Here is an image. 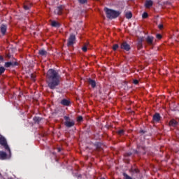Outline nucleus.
Returning <instances> with one entry per match:
<instances>
[{"label":"nucleus","mask_w":179,"mask_h":179,"mask_svg":"<svg viewBox=\"0 0 179 179\" xmlns=\"http://www.w3.org/2000/svg\"><path fill=\"white\" fill-rule=\"evenodd\" d=\"M51 26H52V27H59L61 24L56 21H52Z\"/></svg>","instance_id":"18"},{"label":"nucleus","mask_w":179,"mask_h":179,"mask_svg":"<svg viewBox=\"0 0 179 179\" xmlns=\"http://www.w3.org/2000/svg\"><path fill=\"white\" fill-rule=\"evenodd\" d=\"M148 13H144L142 15L143 19H146V17H148Z\"/></svg>","instance_id":"23"},{"label":"nucleus","mask_w":179,"mask_h":179,"mask_svg":"<svg viewBox=\"0 0 179 179\" xmlns=\"http://www.w3.org/2000/svg\"><path fill=\"white\" fill-rule=\"evenodd\" d=\"M76 39V36H75V35L73 34H71L70 37L69 38V42L67 45L70 46V45H73V43H75V40Z\"/></svg>","instance_id":"5"},{"label":"nucleus","mask_w":179,"mask_h":179,"mask_svg":"<svg viewBox=\"0 0 179 179\" xmlns=\"http://www.w3.org/2000/svg\"><path fill=\"white\" fill-rule=\"evenodd\" d=\"M38 53L40 55H41L42 57H46L48 52L47 51H45V50L43 49V50H40L38 51Z\"/></svg>","instance_id":"15"},{"label":"nucleus","mask_w":179,"mask_h":179,"mask_svg":"<svg viewBox=\"0 0 179 179\" xmlns=\"http://www.w3.org/2000/svg\"><path fill=\"white\" fill-rule=\"evenodd\" d=\"M117 133L119 134V135H122L124 134V130L123 129L119 130Z\"/></svg>","instance_id":"30"},{"label":"nucleus","mask_w":179,"mask_h":179,"mask_svg":"<svg viewBox=\"0 0 179 179\" xmlns=\"http://www.w3.org/2000/svg\"><path fill=\"white\" fill-rule=\"evenodd\" d=\"M153 6V1L152 0H146L145 3V7L147 8H151Z\"/></svg>","instance_id":"9"},{"label":"nucleus","mask_w":179,"mask_h":179,"mask_svg":"<svg viewBox=\"0 0 179 179\" xmlns=\"http://www.w3.org/2000/svg\"><path fill=\"white\" fill-rule=\"evenodd\" d=\"M88 83L92 86V87H96V81L90 78L88 80Z\"/></svg>","instance_id":"17"},{"label":"nucleus","mask_w":179,"mask_h":179,"mask_svg":"<svg viewBox=\"0 0 179 179\" xmlns=\"http://www.w3.org/2000/svg\"><path fill=\"white\" fill-rule=\"evenodd\" d=\"M24 9L25 10H29V9H30V7H29V6L27 5H24Z\"/></svg>","instance_id":"28"},{"label":"nucleus","mask_w":179,"mask_h":179,"mask_svg":"<svg viewBox=\"0 0 179 179\" xmlns=\"http://www.w3.org/2000/svg\"><path fill=\"white\" fill-rule=\"evenodd\" d=\"M7 29L8 27H6V25L2 24L0 27L1 33H2V34H5V33H6Z\"/></svg>","instance_id":"13"},{"label":"nucleus","mask_w":179,"mask_h":179,"mask_svg":"<svg viewBox=\"0 0 179 179\" xmlns=\"http://www.w3.org/2000/svg\"><path fill=\"white\" fill-rule=\"evenodd\" d=\"M58 152H61V148H57Z\"/></svg>","instance_id":"40"},{"label":"nucleus","mask_w":179,"mask_h":179,"mask_svg":"<svg viewBox=\"0 0 179 179\" xmlns=\"http://www.w3.org/2000/svg\"><path fill=\"white\" fill-rule=\"evenodd\" d=\"M55 15H61L62 13V6L57 7L55 10Z\"/></svg>","instance_id":"10"},{"label":"nucleus","mask_w":179,"mask_h":179,"mask_svg":"<svg viewBox=\"0 0 179 179\" xmlns=\"http://www.w3.org/2000/svg\"><path fill=\"white\" fill-rule=\"evenodd\" d=\"M3 72H5V67L1 66L0 67V75H2V73H3Z\"/></svg>","instance_id":"21"},{"label":"nucleus","mask_w":179,"mask_h":179,"mask_svg":"<svg viewBox=\"0 0 179 179\" xmlns=\"http://www.w3.org/2000/svg\"><path fill=\"white\" fill-rule=\"evenodd\" d=\"M156 37H157V38L160 40V38H162V35L160 34H157Z\"/></svg>","instance_id":"33"},{"label":"nucleus","mask_w":179,"mask_h":179,"mask_svg":"<svg viewBox=\"0 0 179 179\" xmlns=\"http://www.w3.org/2000/svg\"><path fill=\"white\" fill-rule=\"evenodd\" d=\"M118 44H115V45H113V50H114V51H116V50L118 48Z\"/></svg>","instance_id":"26"},{"label":"nucleus","mask_w":179,"mask_h":179,"mask_svg":"<svg viewBox=\"0 0 179 179\" xmlns=\"http://www.w3.org/2000/svg\"><path fill=\"white\" fill-rule=\"evenodd\" d=\"M143 37L139 38L137 42V48L138 50H142V48H143Z\"/></svg>","instance_id":"6"},{"label":"nucleus","mask_w":179,"mask_h":179,"mask_svg":"<svg viewBox=\"0 0 179 179\" xmlns=\"http://www.w3.org/2000/svg\"><path fill=\"white\" fill-rule=\"evenodd\" d=\"M159 29H163V24H160L158 25Z\"/></svg>","instance_id":"35"},{"label":"nucleus","mask_w":179,"mask_h":179,"mask_svg":"<svg viewBox=\"0 0 179 179\" xmlns=\"http://www.w3.org/2000/svg\"><path fill=\"white\" fill-rule=\"evenodd\" d=\"M127 156H131L132 154L131 153H127Z\"/></svg>","instance_id":"37"},{"label":"nucleus","mask_w":179,"mask_h":179,"mask_svg":"<svg viewBox=\"0 0 179 179\" xmlns=\"http://www.w3.org/2000/svg\"><path fill=\"white\" fill-rule=\"evenodd\" d=\"M48 85L50 89H55L59 85V75L54 69H50L47 73Z\"/></svg>","instance_id":"1"},{"label":"nucleus","mask_w":179,"mask_h":179,"mask_svg":"<svg viewBox=\"0 0 179 179\" xmlns=\"http://www.w3.org/2000/svg\"><path fill=\"white\" fill-rule=\"evenodd\" d=\"M70 103L71 102L68 99H63L61 101V104L63 106H69Z\"/></svg>","instance_id":"19"},{"label":"nucleus","mask_w":179,"mask_h":179,"mask_svg":"<svg viewBox=\"0 0 179 179\" xmlns=\"http://www.w3.org/2000/svg\"><path fill=\"white\" fill-rule=\"evenodd\" d=\"M64 118L65 121H71V119L68 116H64Z\"/></svg>","instance_id":"31"},{"label":"nucleus","mask_w":179,"mask_h":179,"mask_svg":"<svg viewBox=\"0 0 179 179\" xmlns=\"http://www.w3.org/2000/svg\"><path fill=\"white\" fill-rule=\"evenodd\" d=\"M15 65H17V62H8L5 63L4 66L6 68H10V66H15Z\"/></svg>","instance_id":"8"},{"label":"nucleus","mask_w":179,"mask_h":179,"mask_svg":"<svg viewBox=\"0 0 179 179\" xmlns=\"http://www.w3.org/2000/svg\"><path fill=\"white\" fill-rule=\"evenodd\" d=\"M31 79H32V80H34V79H36V76L34 74H31Z\"/></svg>","instance_id":"32"},{"label":"nucleus","mask_w":179,"mask_h":179,"mask_svg":"<svg viewBox=\"0 0 179 179\" xmlns=\"http://www.w3.org/2000/svg\"><path fill=\"white\" fill-rule=\"evenodd\" d=\"M0 61H3V57H2L1 56H0Z\"/></svg>","instance_id":"36"},{"label":"nucleus","mask_w":179,"mask_h":179,"mask_svg":"<svg viewBox=\"0 0 179 179\" xmlns=\"http://www.w3.org/2000/svg\"><path fill=\"white\" fill-rule=\"evenodd\" d=\"M134 171H135V173H138L139 172V171H138L136 169H135Z\"/></svg>","instance_id":"38"},{"label":"nucleus","mask_w":179,"mask_h":179,"mask_svg":"<svg viewBox=\"0 0 179 179\" xmlns=\"http://www.w3.org/2000/svg\"><path fill=\"white\" fill-rule=\"evenodd\" d=\"M64 125L67 127V128H71L75 125V121L73 120H69V121H65Z\"/></svg>","instance_id":"7"},{"label":"nucleus","mask_w":179,"mask_h":179,"mask_svg":"<svg viewBox=\"0 0 179 179\" xmlns=\"http://www.w3.org/2000/svg\"><path fill=\"white\" fill-rule=\"evenodd\" d=\"M125 16H126L127 19H131V17H132V13L127 12V13H126Z\"/></svg>","instance_id":"20"},{"label":"nucleus","mask_w":179,"mask_h":179,"mask_svg":"<svg viewBox=\"0 0 179 179\" xmlns=\"http://www.w3.org/2000/svg\"><path fill=\"white\" fill-rule=\"evenodd\" d=\"M153 120H154V121H155V122H159V121L160 120V115L159 113H156L153 116Z\"/></svg>","instance_id":"14"},{"label":"nucleus","mask_w":179,"mask_h":179,"mask_svg":"<svg viewBox=\"0 0 179 179\" xmlns=\"http://www.w3.org/2000/svg\"><path fill=\"white\" fill-rule=\"evenodd\" d=\"M178 123L177 122V121H176V120L173 119L169 122V125L170 127H176V125Z\"/></svg>","instance_id":"16"},{"label":"nucleus","mask_w":179,"mask_h":179,"mask_svg":"<svg viewBox=\"0 0 179 179\" xmlns=\"http://www.w3.org/2000/svg\"><path fill=\"white\" fill-rule=\"evenodd\" d=\"M83 51H84V52H86V51H87V46L85 45L82 48Z\"/></svg>","instance_id":"27"},{"label":"nucleus","mask_w":179,"mask_h":179,"mask_svg":"<svg viewBox=\"0 0 179 179\" xmlns=\"http://www.w3.org/2000/svg\"><path fill=\"white\" fill-rule=\"evenodd\" d=\"M78 2L81 4L86 3L87 2V0H78Z\"/></svg>","instance_id":"25"},{"label":"nucleus","mask_w":179,"mask_h":179,"mask_svg":"<svg viewBox=\"0 0 179 179\" xmlns=\"http://www.w3.org/2000/svg\"><path fill=\"white\" fill-rule=\"evenodd\" d=\"M34 121H36V122H38L41 121V118L40 117H34Z\"/></svg>","instance_id":"24"},{"label":"nucleus","mask_w":179,"mask_h":179,"mask_svg":"<svg viewBox=\"0 0 179 179\" xmlns=\"http://www.w3.org/2000/svg\"><path fill=\"white\" fill-rule=\"evenodd\" d=\"M129 1H134V0H129Z\"/></svg>","instance_id":"42"},{"label":"nucleus","mask_w":179,"mask_h":179,"mask_svg":"<svg viewBox=\"0 0 179 179\" xmlns=\"http://www.w3.org/2000/svg\"><path fill=\"white\" fill-rule=\"evenodd\" d=\"M78 179H80V178H82V176H78Z\"/></svg>","instance_id":"39"},{"label":"nucleus","mask_w":179,"mask_h":179,"mask_svg":"<svg viewBox=\"0 0 179 179\" xmlns=\"http://www.w3.org/2000/svg\"><path fill=\"white\" fill-rule=\"evenodd\" d=\"M141 134H143L145 131H143V130L141 131Z\"/></svg>","instance_id":"41"},{"label":"nucleus","mask_w":179,"mask_h":179,"mask_svg":"<svg viewBox=\"0 0 179 179\" xmlns=\"http://www.w3.org/2000/svg\"><path fill=\"white\" fill-rule=\"evenodd\" d=\"M83 120V117H82V116H79L77 119V121H78V122H80V121H82Z\"/></svg>","instance_id":"29"},{"label":"nucleus","mask_w":179,"mask_h":179,"mask_svg":"<svg viewBox=\"0 0 179 179\" xmlns=\"http://www.w3.org/2000/svg\"><path fill=\"white\" fill-rule=\"evenodd\" d=\"M7 157L6 152L0 151V160H6Z\"/></svg>","instance_id":"12"},{"label":"nucleus","mask_w":179,"mask_h":179,"mask_svg":"<svg viewBox=\"0 0 179 179\" xmlns=\"http://www.w3.org/2000/svg\"><path fill=\"white\" fill-rule=\"evenodd\" d=\"M120 48L122 50H125V51H129L131 50V46L127 42H123L120 45Z\"/></svg>","instance_id":"4"},{"label":"nucleus","mask_w":179,"mask_h":179,"mask_svg":"<svg viewBox=\"0 0 179 179\" xmlns=\"http://www.w3.org/2000/svg\"><path fill=\"white\" fill-rule=\"evenodd\" d=\"M0 145H1V146H3L6 150H8L9 153H10V148H9V145H8V143H6V139H5V138L0 137Z\"/></svg>","instance_id":"3"},{"label":"nucleus","mask_w":179,"mask_h":179,"mask_svg":"<svg viewBox=\"0 0 179 179\" xmlns=\"http://www.w3.org/2000/svg\"><path fill=\"white\" fill-rule=\"evenodd\" d=\"M123 176L125 178V179H132V178H131V176H128V174L127 173H123Z\"/></svg>","instance_id":"22"},{"label":"nucleus","mask_w":179,"mask_h":179,"mask_svg":"<svg viewBox=\"0 0 179 179\" xmlns=\"http://www.w3.org/2000/svg\"><path fill=\"white\" fill-rule=\"evenodd\" d=\"M154 39L155 38L153 36H148L145 40L148 44H149L150 45H152V44H153Z\"/></svg>","instance_id":"11"},{"label":"nucleus","mask_w":179,"mask_h":179,"mask_svg":"<svg viewBox=\"0 0 179 179\" xmlns=\"http://www.w3.org/2000/svg\"><path fill=\"white\" fill-rule=\"evenodd\" d=\"M104 10L108 19H117V17H118V16L121 15V13L120 11L110 9L107 7L104 8Z\"/></svg>","instance_id":"2"},{"label":"nucleus","mask_w":179,"mask_h":179,"mask_svg":"<svg viewBox=\"0 0 179 179\" xmlns=\"http://www.w3.org/2000/svg\"><path fill=\"white\" fill-rule=\"evenodd\" d=\"M134 85H138V83H139V81H138V80H134Z\"/></svg>","instance_id":"34"}]
</instances>
